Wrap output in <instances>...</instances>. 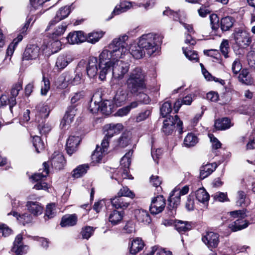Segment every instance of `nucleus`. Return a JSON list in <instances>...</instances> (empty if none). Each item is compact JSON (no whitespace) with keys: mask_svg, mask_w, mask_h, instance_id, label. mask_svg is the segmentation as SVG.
Returning <instances> with one entry per match:
<instances>
[{"mask_svg":"<svg viewBox=\"0 0 255 255\" xmlns=\"http://www.w3.org/2000/svg\"><path fill=\"white\" fill-rule=\"evenodd\" d=\"M127 89L128 93L139 96V101L143 104H148L150 99L148 95L144 93L146 89L145 74L140 67H135L130 72L126 81Z\"/></svg>","mask_w":255,"mask_h":255,"instance_id":"1","label":"nucleus"},{"mask_svg":"<svg viewBox=\"0 0 255 255\" xmlns=\"http://www.w3.org/2000/svg\"><path fill=\"white\" fill-rule=\"evenodd\" d=\"M138 42L139 45L149 56L159 51L160 41L159 36L156 34H144L139 38Z\"/></svg>","mask_w":255,"mask_h":255,"instance_id":"2","label":"nucleus"},{"mask_svg":"<svg viewBox=\"0 0 255 255\" xmlns=\"http://www.w3.org/2000/svg\"><path fill=\"white\" fill-rule=\"evenodd\" d=\"M99 78L104 80L106 79V75L111 72L112 53L107 49L104 50L99 55Z\"/></svg>","mask_w":255,"mask_h":255,"instance_id":"3","label":"nucleus"},{"mask_svg":"<svg viewBox=\"0 0 255 255\" xmlns=\"http://www.w3.org/2000/svg\"><path fill=\"white\" fill-rule=\"evenodd\" d=\"M129 68V64L123 60H117L111 65L112 75L115 79H122L128 73Z\"/></svg>","mask_w":255,"mask_h":255,"instance_id":"4","label":"nucleus"},{"mask_svg":"<svg viewBox=\"0 0 255 255\" xmlns=\"http://www.w3.org/2000/svg\"><path fill=\"white\" fill-rule=\"evenodd\" d=\"M110 138V137L106 135L102 141L101 146L97 145L96 148L91 156L93 162H99L104 155L107 153Z\"/></svg>","mask_w":255,"mask_h":255,"instance_id":"5","label":"nucleus"},{"mask_svg":"<svg viewBox=\"0 0 255 255\" xmlns=\"http://www.w3.org/2000/svg\"><path fill=\"white\" fill-rule=\"evenodd\" d=\"M182 122L181 121L177 115H175L174 117H170L167 119L163 122V126L162 127V131L166 134H169L173 131L175 125H176L177 127L180 128V133H181L182 131Z\"/></svg>","mask_w":255,"mask_h":255,"instance_id":"6","label":"nucleus"},{"mask_svg":"<svg viewBox=\"0 0 255 255\" xmlns=\"http://www.w3.org/2000/svg\"><path fill=\"white\" fill-rule=\"evenodd\" d=\"M49 166L47 163L45 162L43 163V172L42 173L38 172L34 174L32 176L31 178L35 181L37 182L34 188L36 190H46L48 189L47 184L45 182H39L40 180H43L49 173Z\"/></svg>","mask_w":255,"mask_h":255,"instance_id":"7","label":"nucleus"},{"mask_svg":"<svg viewBox=\"0 0 255 255\" xmlns=\"http://www.w3.org/2000/svg\"><path fill=\"white\" fill-rule=\"evenodd\" d=\"M165 199L163 196H157L153 198L149 207L152 214H158L162 212L165 207Z\"/></svg>","mask_w":255,"mask_h":255,"instance_id":"8","label":"nucleus"},{"mask_svg":"<svg viewBox=\"0 0 255 255\" xmlns=\"http://www.w3.org/2000/svg\"><path fill=\"white\" fill-rule=\"evenodd\" d=\"M236 43L241 47L245 48L250 45L252 38L249 33L246 31L239 30L234 34Z\"/></svg>","mask_w":255,"mask_h":255,"instance_id":"9","label":"nucleus"},{"mask_svg":"<svg viewBox=\"0 0 255 255\" xmlns=\"http://www.w3.org/2000/svg\"><path fill=\"white\" fill-rule=\"evenodd\" d=\"M71 12V6H65L61 7L56 12L54 18L51 20L47 26L46 30H48L57 22L66 18Z\"/></svg>","mask_w":255,"mask_h":255,"instance_id":"10","label":"nucleus"},{"mask_svg":"<svg viewBox=\"0 0 255 255\" xmlns=\"http://www.w3.org/2000/svg\"><path fill=\"white\" fill-rule=\"evenodd\" d=\"M202 240L209 249L216 248L219 243V235L213 232H208L202 236Z\"/></svg>","mask_w":255,"mask_h":255,"instance_id":"11","label":"nucleus"},{"mask_svg":"<svg viewBox=\"0 0 255 255\" xmlns=\"http://www.w3.org/2000/svg\"><path fill=\"white\" fill-rule=\"evenodd\" d=\"M77 109L75 105L69 106L60 123L62 128H65L73 121L74 117L77 114Z\"/></svg>","mask_w":255,"mask_h":255,"instance_id":"12","label":"nucleus"},{"mask_svg":"<svg viewBox=\"0 0 255 255\" xmlns=\"http://www.w3.org/2000/svg\"><path fill=\"white\" fill-rule=\"evenodd\" d=\"M40 48L35 45H30L26 47L23 54V60H30L36 59L39 55Z\"/></svg>","mask_w":255,"mask_h":255,"instance_id":"13","label":"nucleus"},{"mask_svg":"<svg viewBox=\"0 0 255 255\" xmlns=\"http://www.w3.org/2000/svg\"><path fill=\"white\" fill-rule=\"evenodd\" d=\"M132 151L129 150L121 159V168L123 169V173L121 176L123 178H129L128 168L130 164V157L132 154Z\"/></svg>","mask_w":255,"mask_h":255,"instance_id":"14","label":"nucleus"},{"mask_svg":"<svg viewBox=\"0 0 255 255\" xmlns=\"http://www.w3.org/2000/svg\"><path fill=\"white\" fill-rule=\"evenodd\" d=\"M99 67V62L97 58L90 57L86 67L87 74L90 78H95L97 76Z\"/></svg>","mask_w":255,"mask_h":255,"instance_id":"15","label":"nucleus"},{"mask_svg":"<svg viewBox=\"0 0 255 255\" xmlns=\"http://www.w3.org/2000/svg\"><path fill=\"white\" fill-rule=\"evenodd\" d=\"M74 59V56L70 53L60 55L57 58L56 67L58 70H63Z\"/></svg>","mask_w":255,"mask_h":255,"instance_id":"16","label":"nucleus"},{"mask_svg":"<svg viewBox=\"0 0 255 255\" xmlns=\"http://www.w3.org/2000/svg\"><path fill=\"white\" fill-rule=\"evenodd\" d=\"M26 207L28 211L34 216H38L43 212V207L41 203L36 201H27Z\"/></svg>","mask_w":255,"mask_h":255,"instance_id":"17","label":"nucleus"},{"mask_svg":"<svg viewBox=\"0 0 255 255\" xmlns=\"http://www.w3.org/2000/svg\"><path fill=\"white\" fill-rule=\"evenodd\" d=\"M22 236L21 235H18L13 243V247L11 251L15 254V255H22L26 253L28 247L26 246L22 245Z\"/></svg>","mask_w":255,"mask_h":255,"instance_id":"18","label":"nucleus"},{"mask_svg":"<svg viewBox=\"0 0 255 255\" xmlns=\"http://www.w3.org/2000/svg\"><path fill=\"white\" fill-rule=\"evenodd\" d=\"M81 138L79 136L71 135L69 137L66 142V149L67 153L71 155L77 148Z\"/></svg>","mask_w":255,"mask_h":255,"instance_id":"19","label":"nucleus"},{"mask_svg":"<svg viewBox=\"0 0 255 255\" xmlns=\"http://www.w3.org/2000/svg\"><path fill=\"white\" fill-rule=\"evenodd\" d=\"M111 203L113 207L116 209L125 210L127 209L129 205V202L124 197L117 196L111 199Z\"/></svg>","mask_w":255,"mask_h":255,"instance_id":"20","label":"nucleus"},{"mask_svg":"<svg viewBox=\"0 0 255 255\" xmlns=\"http://www.w3.org/2000/svg\"><path fill=\"white\" fill-rule=\"evenodd\" d=\"M50 163L53 167L56 169H61L65 163L64 157L61 153L55 152L51 157Z\"/></svg>","mask_w":255,"mask_h":255,"instance_id":"21","label":"nucleus"},{"mask_svg":"<svg viewBox=\"0 0 255 255\" xmlns=\"http://www.w3.org/2000/svg\"><path fill=\"white\" fill-rule=\"evenodd\" d=\"M67 40L70 44H74L81 43L86 40V37L81 31L70 32L67 37Z\"/></svg>","mask_w":255,"mask_h":255,"instance_id":"22","label":"nucleus"},{"mask_svg":"<svg viewBox=\"0 0 255 255\" xmlns=\"http://www.w3.org/2000/svg\"><path fill=\"white\" fill-rule=\"evenodd\" d=\"M135 217L139 222L148 224L151 219L148 212L143 209H137L135 211Z\"/></svg>","mask_w":255,"mask_h":255,"instance_id":"23","label":"nucleus"},{"mask_svg":"<svg viewBox=\"0 0 255 255\" xmlns=\"http://www.w3.org/2000/svg\"><path fill=\"white\" fill-rule=\"evenodd\" d=\"M77 216L75 214L64 216L61 219L60 225L62 227L73 226L77 224Z\"/></svg>","mask_w":255,"mask_h":255,"instance_id":"24","label":"nucleus"},{"mask_svg":"<svg viewBox=\"0 0 255 255\" xmlns=\"http://www.w3.org/2000/svg\"><path fill=\"white\" fill-rule=\"evenodd\" d=\"M110 47L112 49L110 51L111 53H112V60L113 62L122 58L123 56L128 52L127 47H120L116 46H110Z\"/></svg>","mask_w":255,"mask_h":255,"instance_id":"25","label":"nucleus"},{"mask_svg":"<svg viewBox=\"0 0 255 255\" xmlns=\"http://www.w3.org/2000/svg\"><path fill=\"white\" fill-rule=\"evenodd\" d=\"M128 98V93L123 89H120L117 92L113 102L117 106H121L125 103Z\"/></svg>","mask_w":255,"mask_h":255,"instance_id":"26","label":"nucleus"},{"mask_svg":"<svg viewBox=\"0 0 255 255\" xmlns=\"http://www.w3.org/2000/svg\"><path fill=\"white\" fill-rule=\"evenodd\" d=\"M123 128V126L121 124L107 125L104 127V129L107 131L106 135L111 138L115 134L119 133Z\"/></svg>","mask_w":255,"mask_h":255,"instance_id":"27","label":"nucleus"},{"mask_svg":"<svg viewBox=\"0 0 255 255\" xmlns=\"http://www.w3.org/2000/svg\"><path fill=\"white\" fill-rule=\"evenodd\" d=\"M144 245L142 240L138 238L133 240L130 245L129 252L133 255H136L143 248Z\"/></svg>","mask_w":255,"mask_h":255,"instance_id":"28","label":"nucleus"},{"mask_svg":"<svg viewBox=\"0 0 255 255\" xmlns=\"http://www.w3.org/2000/svg\"><path fill=\"white\" fill-rule=\"evenodd\" d=\"M217 164L215 163L207 164L201 167L200 178L204 179L210 175L216 168Z\"/></svg>","mask_w":255,"mask_h":255,"instance_id":"29","label":"nucleus"},{"mask_svg":"<svg viewBox=\"0 0 255 255\" xmlns=\"http://www.w3.org/2000/svg\"><path fill=\"white\" fill-rule=\"evenodd\" d=\"M176 191H173L168 199V204L167 208L169 210H172L177 208L180 203V194H177Z\"/></svg>","mask_w":255,"mask_h":255,"instance_id":"30","label":"nucleus"},{"mask_svg":"<svg viewBox=\"0 0 255 255\" xmlns=\"http://www.w3.org/2000/svg\"><path fill=\"white\" fill-rule=\"evenodd\" d=\"M244 218H238L235 221L229 225V228L233 232H236L247 228L248 226V222L243 220Z\"/></svg>","mask_w":255,"mask_h":255,"instance_id":"31","label":"nucleus"},{"mask_svg":"<svg viewBox=\"0 0 255 255\" xmlns=\"http://www.w3.org/2000/svg\"><path fill=\"white\" fill-rule=\"evenodd\" d=\"M82 76L81 73H77L74 77L71 76L69 74H66L64 79V86L66 84L78 85L81 83Z\"/></svg>","mask_w":255,"mask_h":255,"instance_id":"32","label":"nucleus"},{"mask_svg":"<svg viewBox=\"0 0 255 255\" xmlns=\"http://www.w3.org/2000/svg\"><path fill=\"white\" fill-rule=\"evenodd\" d=\"M7 215H12L13 216L16 217L17 220L23 225L25 224L30 223L32 220V217L29 213H24L20 215L17 212L12 211Z\"/></svg>","mask_w":255,"mask_h":255,"instance_id":"33","label":"nucleus"},{"mask_svg":"<svg viewBox=\"0 0 255 255\" xmlns=\"http://www.w3.org/2000/svg\"><path fill=\"white\" fill-rule=\"evenodd\" d=\"M175 228L179 233H182L191 230L192 225L191 222L178 220L175 223Z\"/></svg>","mask_w":255,"mask_h":255,"instance_id":"34","label":"nucleus"},{"mask_svg":"<svg viewBox=\"0 0 255 255\" xmlns=\"http://www.w3.org/2000/svg\"><path fill=\"white\" fill-rule=\"evenodd\" d=\"M45 46L51 53H55L61 49L62 44L59 40L52 39L47 42Z\"/></svg>","mask_w":255,"mask_h":255,"instance_id":"35","label":"nucleus"},{"mask_svg":"<svg viewBox=\"0 0 255 255\" xmlns=\"http://www.w3.org/2000/svg\"><path fill=\"white\" fill-rule=\"evenodd\" d=\"M216 128L219 130H225L233 126L231 121L227 118L217 120L214 124Z\"/></svg>","mask_w":255,"mask_h":255,"instance_id":"36","label":"nucleus"},{"mask_svg":"<svg viewBox=\"0 0 255 255\" xmlns=\"http://www.w3.org/2000/svg\"><path fill=\"white\" fill-rule=\"evenodd\" d=\"M129 51L131 55L137 59L142 58L145 53V51L139 45L138 43L137 45L136 44L131 45L129 48Z\"/></svg>","mask_w":255,"mask_h":255,"instance_id":"37","label":"nucleus"},{"mask_svg":"<svg viewBox=\"0 0 255 255\" xmlns=\"http://www.w3.org/2000/svg\"><path fill=\"white\" fill-rule=\"evenodd\" d=\"M105 32L102 31H93L87 34L86 37V40L88 42L94 44L103 37Z\"/></svg>","mask_w":255,"mask_h":255,"instance_id":"38","label":"nucleus"},{"mask_svg":"<svg viewBox=\"0 0 255 255\" xmlns=\"http://www.w3.org/2000/svg\"><path fill=\"white\" fill-rule=\"evenodd\" d=\"M197 200L202 203H207L209 199V195L204 188H200L195 192Z\"/></svg>","mask_w":255,"mask_h":255,"instance_id":"39","label":"nucleus"},{"mask_svg":"<svg viewBox=\"0 0 255 255\" xmlns=\"http://www.w3.org/2000/svg\"><path fill=\"white\" fill-rule=\"evenodd\" d=\"M123 213L117 210H114L109 217V222L113 225L119 224L123 219Z\"/></svg>","mask_w":255,"mask_h":255,"instance_id":"40","label":"nucleus"},{"mask_svg":"<svg viewBox=\"0 0 255 255\" xmlns=\"http://www.w3.org/2000/svg\"><path fill=\"white\" fill-rule=\"evenodd\" d=\"M238 79L240 82L246 85H251L253 83V80L246 69L242 70L241 73L238 76Z\"/></svg>","mask_w":255,"mask_h":255,"instance_id":"41","label":"nucleus"},{"mask_svg":"<svg viewBox=\"0 0 255 255\" xmlns=\"http://www.w3.org/2000/svg\"><path fill=\"white\" fill-rule=\"evenodd\" d=\"M235 19L231 16L223 17L221 20V28L223 31L229 30L233 25Z\"/></svg>","mask_w":255,"mask_h":255,"instance_id":"42","label":"nucleus"},{"mask_svg":"<svg viewBox=\"0 0 255 255\" xmlns=\"http://www.w3.org/2000/svg\"><path fill=\"white\" fill-rule=\"evenodd\" d=\"M198 142V138L192 133H188L184 139L185 146L190 147L195 146Z\"/></svg>","mask_w":255,"mask_h":255,"instance_id":"43","label":"nucleus"},{"mask_svg":"<svg viewBox=\"0 0 255 255\" xmlns=\"http://www.w3.org/2000/svg\"><path fill=\"white\" fill-rule=\"evenodd\" d=\"M130 140V134L129 133H124L116 141V145L119 147H126L129 143Z\"/></svg>","mask_w":255,"mask_h":255,"instance_id":"44","label":"nucleus"},{"mask_svg":"<svg viewBox=\"0 0 255 255\" xmlns=\"http://www.w3.org/2000/svg\"><path fill=\"white\" fill-rule=\"evenodd\" d=\"M89 166L88 164H82L78 166L72 171V176L74 178H80L87 173Z\"/></svg>","mask_w":255,"mask_h":255,"instance_id":"45","label":"nucleus"},{"mask_svg":"<svg viewBox=\"0 0 255 255\" xmlns=\"http://www.w3.org/2000/svg\"><path fill=\"white\" fill-rule=\"evenodd\" d=\"M182 50L183 53L189 60L193 62H198L199 57L197 52L195 51H192L190 48L187 47H183Z\"/></svg>","mask_w":255,"mask_h":255,"instance_id":"46","label":"nucleus"},{"mask_svg":"<svg viewBox=\"0 0 255 255\" xmlns=\"http://www.w3.org/2000/svg\"><path fill=\"white\" fill-rule=\"evenodd\" d=\"M128 35L124 34L118 38H115L113 40L110 46H116L120 47H127V44L126 43V41L128 39Z\"/></svg>","mask_w":255,"mask_h":255,"instance_id":"47","label":"nucleus"},{"mask_svg":"<svg viewBox=\"0 0 255 255\" xmlns=\"http://www.w3.org/2000/svg\"><path fill=\"white\" fill-rule=\"evenodd\" d=\"M32 143L37 153H40L44 150V143L39 136L35 135L33 137Z\"/></svg>","mask_w":255,"mask_h":255,"instance_id":"48","label":"nucleus"},{"mask_svg":"<svg viewBox=\"0 0 255 255\" xmlns=\"http://www.w3.org/2000/svg\"><path fill=\"white\" fill-rule=\"evenodd\" d=\"M67 24L65 23H62L54 28L52 33L53 38L62 35L66 30Z\"/></svg>","mask_w":255,"mask_h":255,"instance_id":"49","label":"nucleus"},{"mask_svg":"<svg viewBox=\"0 0 255 255\" xmlns=\"http://www.w3.org/2000/svg\"><path fill=\"white\" fill-rule=\"evenodd\" d=\"M110 172L112 174L111 178L115 179L120 184L121 182V179H123L121 176V173H123V169L120 168H111Z\"/></svg>","mask_w":255,"mask_h":255,"instance_id":"50","label":"nucleus"},{"mask_svg":"<svg viewBox=\"0 0 255 255\" xmlns=\"http://www.w3.org/2000/svg\"><path fill=\"white\" fill-rule=\"evenodd\" d=\"M220 50L225 58L229 57L228 53L230 50V46L228 40L224 39L222 41L220 46Z\"/></svg>","mask_w":255,"mask_h":255,"instance_id":"51","label":"nucleus"},{"mask_svg":"<svg viewBox=\"0 0 255 255\" xmlns=\"http://www.w3.org/2000/svg\"><path fill=\"white\" fill-rule=\"evenodd\" d=\"M172 111L171 103L166 102L163 104L160 108V114L162 117H166Z\"/></svg>","mask_w":255,"mask_h":255,"instance_id":"52","label":"nucleus"},{"mask_svg":"<svg viewBox=\"0 0 255 255\" xmlns=\"http://www.w3.org/2000/svg\"><path fill=\"white\" fill-rule=\"evenodd\" d=\"M118 195L121 197H128L133 198L134 196L133 193L129 190L126 186L123 187L118 193Z\"/></svg>","mask_w":255,"mask_h":255,"instance_id":"53","label":"nucleus"},{"mask_svg":"<svg viewBox=\"0 0 255 255\" xmlns=\"http://www.w3.org/2000/svg\"><path fill=\"white\" fill-rule=\"evenodd\" d=\"M94 229L90 226H87L83 228L81 234L82 238L85 239H88L93 234Z\"/></svg>","mask_w":255,"mask_h":255,"instance_id":"54","label":"nucleus"},{"mask_svg":"<svg viewBox=\"0 0 255 255\" xmlns=\"http://www.w3.org/2000/svg\"><path fill=\"white\" fill-rule=\"evenodd\" d=\"M39 132L41 134H46L51 129V126L48 123H42L38 127Z\"/></svg>","mask_w":255,"mask_h":255,"instance_id":"55","label":"nucleus"},{"mask_svg":"<svg viewBox=\"0 0 255 255\" xmlns=\"http://www.w3.org/2000/svg\"><path fill=\"white\" fill-rule=\"evenodd\" d=\"M42 82L43 83L41 86V94L45 96L50 89V84L49 80L48 79H46L44 76L43 77Z\"/></svg>","mask_w":255,"mask_h":255,"instance_id":"56","label":"nucleus"},{"mask_svg":"<svg viewBox=\"0 0 255 255\" xmlns=\"http://www.w3.org/2000/svg\"><path fill=\"white\" fill-rule=\"evenodd\" d=\"M210 20L211 27L213 30H217L219 28V19L216 14H212L210 15Z\"/></svg>","mask_w":255,"mask_h":255,"instance_id":"57","label":"nucleus"},{"mask_svg":"<svg viewBox=\"0 0 255 255\" xmlns=\"http://www.w3.org/2000/svg\"><path fill=\"white\" fill-rule=\"evenodd\" d=\"M151 114V111L146 110L143 112L139 113L136 117L135 121L137 123L142 122L147 119Z\"/></svg>","mask_w":255,"mask_h":255,"instance_id":"58","label":"nucleus"},{"mask_svg":"<svg viewBox=\"0 0 255 255\" xmlns=\"http://www.w3.org/2000/svg\"><path fill=\"white\" fill-rule=\"evenodd\" d=\"M55 207L54 204H49L47 205L45 213V218L46 219V217H47L48 219H50L53 218L55 215V212L54 211V208Z\"/></svg>","mask_w":255,"mask_h":255,"instance_id":"59","label":"nucleus"},{"mask_svg":"<svg viewBox=\"0 0 255 255\" xmlns=\"http://www.w3.org/2000/svg\"><path fill=\"white\" fill-rule=\"evenodd\" d=\"M242 64L239 59H236L233 62L232 70L235 75H237L242 69Z\"/></svg>","mask_w":255,"mask_h":255,"instance_id":"60","label":"nucleus"},{"mask_svg":"<svg viewBox=\"0 0 255 255\" xmlns=\"http://www.w3.org/2000/svg\"><path fill=\"white\" fill-rule=\"evenodd\" d=\"M37 110L39 111L40 115L42 117L47 118L49 114V109L48 106L42 105L40 106V105H39L37 108Z\"/></svg>","mask_w":255,"mask_h":255,"instance_id":"61","label":"nucleus"},{"mask_svg":"<svg viewBox=\"0 0 255 255\" xmlns=\"http://www.w3.org/2000/svg\"><path fill=\"white\" fill-rule=\"evenodd\" d=\"M185 207L188 211H192L194 208V201L193 196L189 195L187 197V201L185 203Z\"/></svg>","mask_w":255,"mask_h":255,"instance_id":"62","label":"nucleus"},{"mask_svg":"<svg viewBox=\"0 0 255 255\" xmlns=\"http://www.w3.org/2000/svg\"><path fill=\"white\" fill-rule=\"evenodd\" d=\"M22 89V84L18 83L12 87L11 90V96L14 97H16V96L18 95L19 92L21 91Z\"/></svg>","mask_w":255,"mask_h":255,"instance_id":"63","label":"nucleus"},{"mask_svg":"<svg viewBox=\"0 0 255 255\" xmlns=\"http://www.w3.org/2000/svg\"><path fill=\"white\" fill-rule=\"evenodd\" d=\"M85 93L84 91L75 93L71 97V101L72 103H75L83 99Z\"/></svg>","mask_w":255,"mask_h":255,"instance_id":"64","label":"nucleus"}]
</instances>
